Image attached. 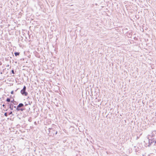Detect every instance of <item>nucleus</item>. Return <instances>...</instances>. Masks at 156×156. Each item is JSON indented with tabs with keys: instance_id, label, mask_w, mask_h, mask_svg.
Masks as SVG:
<instances>
[{
	"instance_id": "obj_6",
	"label": "nucleus",
	"mask_w": 156,
	"mask_h": 156,
	"mask_svg": "<svg viewBox=\"0 0 156 156\" xmlns=\"http://www.w3.org/2000/svg\"><path fill=\"white\" fill-rule=\"evenodd\" d=\"M149 137L150 138H154L155 139H156V132L154 131L152 132L151 135H149Z\"/></svg>"
},
{
	"instance_id": "obj_1",
	"label": "nucleus",
	"mask_w": 156,
	"mask_h": 156,
	"mask_svg": "<svg viewBox=\"0 0 156 156\" xmlns=\"http://www.w3.org/2000/svg\"><path fill=\"white\" fill-rule=\"evenodd\" d=\"M58 128L56 126L53 128H49L48 135L50 136H53L55 135H56L58 133Z\"/></svg>"
},
{
	"instance_id": "obj_22",
	"label": "nucleus",
	"mask_w": 156,
	"mask_h": 156,
	"mask_svg": "<svg viewBox=\"0 0 156 156\" xmlns=\"http://www.w3.org/2000/svg\"><path fill=\"white\" fill-rule=\"evenodd\" d=\"M131 36H132V35L131 34H130V33H129L128 37H130Z\"/></svg>"
},
{
	"instance_id": "obj_3",
	"label": "nucleus",
	"mask_w": 156,
	"mask_h": 156,
	"mask_svg": "<svg viewBox=\"0 0 156 156\" xmlns=\"http://www.w3.org/2000/svg\"><path fill=\"white\" fill-rule=\"evenodd\" d=\"M148 137L147 139L148 140V146L149 147L151 145H156V139L154 138H150Z\"/></svg>"
},
{
	"instance_id": "obj_18",
	"label": "nucleus",
	"mask_w": 156,
	"mask_h": 156,
	"mask_svg": "<svg viewBox=\"0 0 156 156\" xmlns=\"http://www.w3.org/2000/svg\"><path fill=\"white\" fill-rule=\"evenodd\" d=\"M2 106L4 108H6V105H5V104H3L2 105Z\"/></svg>"
},
{
	"instance_id": "obj_23",
	"label": "nucleus",
	"mask_w": 156,
	"mask_h": 156,
	"mask_svg": "<svg viewBox=\"0 0 156 156\" xmlns=\"http://www.w3.org/2000/svg\"><path fill=\"white\" fill-rule=\"evenodd\" d=\"M17 116H18V118L19 119H21V118H20V117H18V115H17Z\"/></svg>"
},
{
	"instance_id": "obj_19",
	"label": "nucleus",
	"mask_w": 156,
	"mask_h": 156,
	"mask_svg": "<svg viewBox=\"0 0 156 156\" xmlns=\"http://www.w3.org/2000/svg\"><path fill=\"white\" fill-rule=\"evenodd\" d=\"M11 94H14V91L13 90H12L11 91Z\"/></svg>"
},
{
	"instance_id": "obj_20",
	"label": "nucleus",
	"mask_w": 156,
	"mask_h": 156,
	"mask_svg": "<svg viewBox=\"0 0 156 156\" xmlns=\"http://www.w3.org/2000/svg\"><path fill=\"white\" fill-rule=\"evenodd\" d=\"M36 53H37V55H35L37 57H39L38 56V54L37 52H36Z\"/></svg>"
},
{
	"instance_id": "obj_31",
	"label": "nucleus",
	"mask_w": 156,
	"mask_h": 156,
	"mask_svg": "<svg viewBox=\"0 0 156 156\" xmlns=\"http://www.w3.org/2000/svg\"><path fill=\"white\" fill-rule=\"evenodd\" d=\"M136 152L137 151H136V149H135Z\"/></svg>"
},
{
	"instance_id": "obj_4",
	"label": "nucleus",
	"mask_w": 156,
	"mask_h": 156,
	"mask_svg": "<svg viewBox=\"0 0 156 156\" xmlns=\"http://www.w3.org/2000/svg\"><path fill=\"white\" fill-rule=\"evenodd\" d=\"M26 87L25 86H24L23 88L20 91V93L23 96H27L28 94V93L26 91Z\"/></svg>"
},
{
	"instance_id": "obj_2",
	"label": "nucleus",
	"mask_w": 156,
	"mask_h": 156,
	"mask_svg": "<svg viewBox=\"0 0 156 156\" xmlns=\"http://www.w3.org/2000/svg\"><path fill=\"white\" fill-rule=\"evenodd\" d=\"M14 110L15 111L23 112L25 109L24 108V104L22 103H19L17 106L14 105Z\"/></svg>"
},
{
	"instance_id": "obj_10",
	"label": "nucleus",
	"mask_w": 156,
	"mask_h": 156,
	"mask_svg": "<svg viewBox=\"0 0 156 156\" xmlns=\"http://www.w3.org/2000/svg\"><path fill=\"white\" fill-rule=\"evenodd\" d=\"M14 54L17 57L18 56H19L20 52H15Z\"/></svg>"
},
{
	"instance_id": "obj_7",
	"label": "nucleus",
	"mask_w": 156,
	"mask_h": 156,
	"mask_svg": "<svg viewBox=\"0 0 156 156\" xmlns=\"http://www.w3.org/2000/svg\"><path fill=\"white\" fill-rule=\"evenodd\" d=\"M10 104H12V105H14L16 106V105H18V102L17 101H15L14 99H12L11 101V103H10Z\"/></svg>"
},
{
	"instance_id": "obj_24",
	"label": "nucleus",
	"mask_w": 156,
	"mask_h": 156,
	"mask_svg": "<svg viewBox=\"0 0 156 156\" xmlns=\"http://www.w3.org/2000/svg\"><path fill=\"white\" fill-rule=\"evenodd\" d=\"M2 62L0 61V66L1 65H2Z\"/></svg>"
},
{
	"instance_id": "obj_28",
	"label": "nucleus",
	"mask_w": 156,
	"mask_h": 156,
	"mask_svg": "<svg viewBox=\"0 0 156 156\" xmlns=\"http://www.w3.org/2000/svg\"><path fill=\"white\" fill-rule=\"evenodd\" d=\"M22 121H23V122H25V121H24V120H22Z\"/></svg>"
},
{
	"instance_id": "obj_29",
	"label": "nucleus",
	"mask_w": 156,
	"mask_h": 156,
	"mask_svg": "<svg viewBox=\"0 0 156 156\" xmlns=\"http://www.w3.org/2000/svg\"><path fill=\"white\" fill-rule=\"evenodd\" d=\"M34 124H36V122H34Z\"/></svg>"
},
{
	"instance_id": "obj_5",
	"label": "nucleus",
	"mask_w": 156,
	"mask_h": 156,
	"mask_svg": "<svg viewBox=\"0 0 156 156\" xmlns=\"http://www.w3.org/2000/svg\"><path fill=\"white\" fill-rule=\"evenodd\" d=\"M14 105H12V104H8L7 105V107L9 108H10L11 110H13V111H15L14 110Z\"/></svg>"
},
{
	"instance_id": "obj_17",
	"label": "nucleus",
	"mask_w": 156,
	"mask_h": 156,
	"mask_svg": "<svg viewBox=\"0 0 156 156\" xmlns=\"http://www.w3.org/2000/svg\"><path fill=\"white\" fill-rule=\"evenodd\" d=\"M9 98H11V100H12V99H14L13 98V97H12V96L11 95L10 97H9Z\"/></svg>"
},
{
	"instance_id": "obj_8",
	"label": "nucleus",
	"mask_w": 156,
	"mask_h": 156,
	"mask_svg": "<svg viewBox=\"0 0 156 156\" xmlns=\"http://www.w3.org/2000/svg\"><path fill=\"white\" fill-rule=\"evenodd\" d=\"M12 100H11V98H7L6 101L7 102L6 104L8 105V104H9L10 103H11V101Z\"/></svg>"
},
{
	"instance_id": "obj_30",
	"label": "nucleus",
	"mask_w": 156,
	"mask_h": 156,
	"mask_svg": "<svg viewBox=\"0 0 156 156\" xmlns=\"http://www.w3.org/2000/svg\"><path fill=\"white\" fill-rule=\"evenodd\" d=\"M7 110H8V109H6L5 111H7Z\"/></svg>"
},
{
	"instance_id": "obj_21",
	"label": "nucleus",
	"mask_w": 156,
	"mask_h": 156,
	"mask_svg": "<svg viewBox=\"0 0 156 156\" xmlns=\"http://www.w3.org/2000/svg\"><path fill=\"white\" fill-rule=\"evenodd\" d=\"M31 118H30L29 119H28V121L30 122L31 121Z\"/></svg>"
},
{
	"instance_id": "obj_32",
	"label": "nucleus",
	"mask_w": 156,
	"mask_h": 156,
	"mask_svg": "<svg viewBox=\"0 0 156 156\" xmlns=\"http://www.w3.org/2000/svg\"><path fill=\"white\" fill-rule=\"evenodd\" d=\"M1 74H2V72H1Z\"/></svg>"
},
{
	"instance_id": "obj_26",
	"label": "nucleus",
	"mask_w": 156,
	"mask_h": 156,
	"mask_svg": "<svg viewBox=\"0 0 156 156\" xmlns=\"http://www.w3.org/2000/svg\"><path fill=\"white\" fill-rule=\"evenodd\" d=\"M139 138V137H138V136H137V138H136V139H138V138Z\"/></svg>"
},
{
	"instance_id": "obj_12",
	"label": "nucleus",
	"mask_w": 156,
	"mask_h": 156,
	"mask_svg": "<svg viewBox=\"0 0 156 156\" xmlns=\"http://www.w3.org/2000/svg\"><path fill=\"white\" fill-rule=\"evenodd\" d=\"M28 104L29 105V106H30L31 105V104H32V101H30V100H29V101H28Z\"/></svg>"
},
{
	"instance_id": "obj_16",
	"label": "nucleus",
	"mask_w": 156,
	"mask_h": 156,
	"mask_svg": "<svg viewBox=\"0 0 156 156\" xmlns=\"http://www.w3.org/2000/svg\"><path fill=\"white\" fill-rule=\"evenodd\" d=\"M11 73L12 74H15V73L14 72V70L13 69H12V70H11Z\"/></svg>"
},
{
	"instance_id": "obj_27",
	"label": "nucleus",
	"mask_w": 156,
	"mask_h": 156,
	"mask_svg": "<svg viewBox=\"0 0 156 156\" xmlns=\"http://www.w3.org/2000/svg\"><path fill=\"white\" fill-rule=\"evenodd\" d=\"M4 96L2 97V98H3V99H4Z\"/></svg>"
},
{
	"instance_id": "obj_11",
	"label": "nucleus",
	"mask_w": 156,
	"mask_h": 156,
	"mask_svg": "<svg viewBox=\"0 0 156 156\" xmlns=\"http://www.w3.org/2000/svg\"><path fill=\"white\" fill-rule=\"evenodd\" d=\"M27 106H29L28 104L26 102H25L24 104V108H25Z\"/></svg>"
},
{
	"instance_id": "obj_15",
	"label": "nucleus",
	"mask_w": 156,
	"mask_h": 156,
	"mask_svg": "<svg viewBox=\"0 0 156 156\" xmlns=\"http://www.w3.org/2000/svg\"><path fill=\"white\" fill-rule=\"evenodd\" d=\"M27 99L28 100V101L30 100L31 99V97L30 98L28 96L27 98Z\"/></svg>"
},
{
	"instance_id": "obj_25",
	"label": "nucleus",
	"mask_w": 156,
	"mask_h": 156,
	"mask_svg": "<svg viewBox=\"0 0 156 156\" xmlns=\"http://www.w3.org/2000/svg\"><path fill=\"white\" fill-rule=\"evenodd\" d=\"M19 89V88H18L17 89H16V90H15V92L17 90H18V89Z\"/></svg>"
},
{
	"instance_id": "obj_13",
	"label": "nucleus",
	"mask_w": 156,
	"mask_h": 156,
	"mask_svg": "<svg viewBox=\"0 0 156 156\" xmlns=\"http://www.w3.org/2000/svg\"><path fill=\"white\" fill-rule=\"evenodd\" d=\"M8 115H14L12 114V111H11L9 112H8Z\"/></svg>"
},
{
	"instance_id": "obj_14",
	"label": "nucleus",
	"mask_w": 156,
	"mask_h": 156,
	"mask_svg": "<svg viewBox=\"0 0 156 156\" xmlns=\"http://www.w3.org/2000/svg\"><path fill=\"white\" fill-rule=\"evenodd\" d=\"M4 115L6 117H7L8 115H8V112H5L4 113Z\"/></svg>"
},
{
	"instance_id": "obj_9",
	"label": "nucleus",
	"mask_w": 156,
	"mask_h": 156,
	"mask_svg": "<svg viewBox=\"0 0 156 156\" xmlns=\"http://www.w3.org/2000/svg\"><path fill=\"white\" fill-rule=\"evenodd\" d=\"M30 110V106H27L25 108V109L24 110H26L27 112H28Z\"/></svg>"
}]
</instances>
